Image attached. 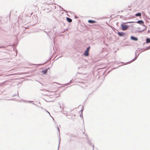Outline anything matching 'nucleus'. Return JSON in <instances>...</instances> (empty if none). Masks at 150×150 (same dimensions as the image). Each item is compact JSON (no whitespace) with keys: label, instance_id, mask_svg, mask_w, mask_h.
Listing matches in <instances>:
<instances>
[{"label":"nucleus","instance_id":"obj_11","mask_svg":"<svg viewBox=\"0 0 150 150\" xmlns=\"http://www.w3.org/2000/svg\"><path fill=\"white\" fill-rule=\"evenodd\" d=\"M47 69H46L45 70H43L42 71V72H43L44 74H46L47 72Z\"/></svg>","mask_w":150,"mask_h":150},{"label":"nucleus","instance_id":"obj_13","mask_svg":"<svg viewBox=\"0 0 150 150\" xmlns=\"http://www.w3.org/2000/svg\"><path fill=\"white\" fill-rule=\"evenodd\" d=\"M16 74H11L10 75H7V76H9L10 75H16Z\"/></svg>","mask_w":150,"mask_h":150},{"label":"nucleus","instance_id":"obj_8","mask_svg":"<svg viewBox=\"0 0 150 150\" xmlns=\"http://www.w3.org/2000/svg\"><path fill=\"white\" fill-rule=\"evenodd\" d=\"M67 20L68 22L70 23L72 21V19L69 18H67Z\"/></svg>","mask_w":150,"mask_h":150},{"label":"nucleus","instance_id":"obj_1","mask_svg":"<svg viewBox=\"0 0 150 150\" xmlns=\"http://www.w3.org/2000/svg\"><path fill=\"white\" fill-rule=\"evenodd\" d=\"M132 22H127L125 23H122L121 25V27L122 28V30H127L128 28L129 27V26L127 25H125V23H132Z\"/></svg>","mask_w":150,"mask_h":150},{"label":"nucleus","instance_id":"obj_5","mask_svg":"<svg viewBox=\"0 0 150 150\" xmlns=\"http://www.w3.org/2000/svg\"><path fill=\"white\" fill-rule=\"evenodd\" d=\"M130 38L131 39L135 41H137L138 40V39L137 38H136L132 36H131Z\"/></svg>","mask_w":150,"mask_h":150},{"label":"nucleus","instance_id":"obj_7","mask_svg":"<svg viewBox=\"0 0 150 150\" xmlns=\"http://www.w3.org/2000/svg\"><path fill=\"white\" fill-rule=\"evenodd\" d=\"M88 22L90 23H94L96 22V21H95L91 20H89L88 21Z\"/></svg>","mask_w":150,"mask_h":150},{"label":"nucleus","instance_id":"obj_3","mask_svg":"<svg viewBox=\"0 0 150 150\" xmlns=\"http://www.w3.org/2000/svg\"><path fill=\"white\" fill-rule=\"evenodd\" d=\"M117 33L120 36H124L125 35V33L123 32H118Z\"/></svg>","mask_w":150,"mask_h":150},{"label":"nucleus","instance_id":"obj_14","mask_svg":"<svg viewBox=\"0 0 150 150\" xmlns=\"http://www.w3.org/2000/svg\"><path fill=\"white\" fill-rule=\"evenodd\" d=\"M58 129L59 130V128L58 127Z\"/></svg>","mask_w":150,"mask_h":150},{"label":"nucleus","instance_id":"obj_9","mask_svg":"<svg viewBox=\"0 0 150 150\" xmlns=\"http://www.w3.org/2000/svg\"><path fill=\"white\" fill-rule=\"evenodd\" d=\"M135 15L136 16H141V13H139L136 14Z\"/></svg>","mask_w":150,"mask_h":150},{"label":"nucleus","instance_id":"obj_6","mask_svg":"<svg viewBox=\"0 0 150 150\" xmlns=\"http://www.w3.org/2000/svg\"><path fill=\"white\" fill-rule=\"evenodd\" d=\"M136 23L141 24H144L143 21L141 20L139 21H137V22H136Z\"/></svg>","mask_w":150,"mask_h":150},{"label":"nucleus","instance_id":"obj_2","mask_svg":"<svg viewBox=\"0 0 150 150\" xmlns=\"http://www.w3.org/2000/svg\"><path fill=\"white\" fill-rule=\"evenodd\" d=\"M49 6L50 8H48V9H50V11H51L52 10L55 9L56 8V6L55 5L50 4L49 5Z\"/></svg>","mask_w":150,"mask_h":150},{"label":"nucleus","instance_id":"obj_12","mask_svg":"<svg viewBox=\"0 0 150 150\" xmlns=\"http://www.w3.org/2000/svg\"><path fill=\"white\" fill-rule=\"evenodd\" d=\"M90 48V47H88L87 48V49L86 50H87L88 51H89Z\"/></svg>","mask_w":150,"mask_h":150},{"label":"nucleus","instance_id":"obj_10","mask_svg":"<svg viewBox=\"0 0 150 150\" xmlns=\"http://www.w3.org/2000/svg\"><path fill=\"white\" fill-rule=\"evenodd\" d=\"M146 43H149L150 42V38H147L146 40Z\"/></svg>","mask_w":150,"mask_h":150},{"label":"nucleus","instance_id":"obj_4","mask_svg":"<svg viewBox=\"0 0 150 150\" xmlns=\"http://www.w3.org/2000/svg\"><path fill=\"white\" fill-rule=\"evenodd\" d=\"M88 52L89 51L87 50H86L84 52V55L85 56H88Z\"/></svg>","mask_w":150,"mask_h":150}]
</instances>
